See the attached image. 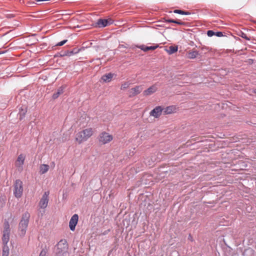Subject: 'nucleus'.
<instances>
[{"instance_id": "nucleus-14", "label": "nucleus", "mask_w": 256, "mask_h": 256, "mask_svg": "<svg viewBox=\"0 0 256 256\" xmlns=\"http://www.w3.org/2000/svg\"><path fill=\"white\" fill-rule=\"evenodd\" d=\"M157 90V88L155 85H153L151 86H150L149 88H148L147 90H145L143 92V94L144 96H149L152 94H154V92H156Z\"/></svg>"}, {"instance_id": "nucleus-19", "label": "nucleus", "mask_w": 256, "mask_h": 256, "mask_svg": "<svg viewBox=\"0 0 256 256\" xmlns=\"http://www.w3.org/2000/svg\"><path fill=\"white\" fill-rule=\"evenodd\" d=\"M158 46V45L154 46H146L144 45H142L140 46V48L143 50L144 52H147L150 50H154Z\"/></svg>"}, {"instance_id": "nucleus-26", "label": "nucleus", "mask_w": 256, "mask_h": 256, "mask_svg": "<svg viewBox=\"0 0 256 256\" xmlns=\"http://www.w3.org/2000/svg\"><path fill=\"white\" fill-rule=\"evenodd\" d=\"M129 86V84L128 82H125L122 84L121 86V90H125L128 88Z\"/></svg>"}, {"instance_id": "nucleus-15", "label": "nucleus", "mask_w": 256, "mask_h": 256, "mask_svg": "<svg viewBox=\"0 0 256 256\" xmlns=\"http://www.w3.org/2000/svg\"><path fill=\"white\" fill-rule=\"evenodd\" d=\"M80 52V50L76 48H74L72 50H68L65 52L63 54H61V56H71L74 54H78Z\"/></svg>"}, {"instance_id": "nucleus-25", "label": "nucleus", "mask_w": 256, "mask_h": 256, "mask_svg": "<svg viewBox=\"0 0 256 256\" xmlns=\"http://www.w3.org/2000/svg\"><path fill=\"white\" fill-rule=\"evenodd\" d=\"M238 35L246 39V40H250V38L247 36L246 34L245 33L242 32H240Z\"/></svg>"}, {"instance_id": "nucleus-38", "label": "nucleus", "mask_w": 256, "mask_h": 256, "mask_svg": "<svg viewBox=\"0 0 256 256\" xmlns=\"http://www.w3.org/2000/svg\"><path fill=\"white\" fill-rule=\"evenodd\" d=\"M255 93H256V90L255 91Z\"/></svg>"}, {"instance_id": "nucleus-7", "label": "nucleus", "mask_w": 256, "mask_h": 256, "mask_svg": "<svg viewBox=\"0 0 256 256\" xmlns=\"http://www.w3.org/2000/svg\"><path fill=\"white\" fill-rule=\"evenodd\" d=\"M112 140V136L106 132H103L99 136V141L102 144H106Z\"/></svg>"}, {"instance_id": "nucleus-6", "label": "nucleus", "mask_w": 256, "mask_h": 256, "mask_svg": "<svg viewBox=\"0 0 256 256\" xmlns=\"http://www.w3.org/2000/svg\"><path fill=\"white\" fill-rule=\"evenodd\" d=\"M50 192L48 191L46 192L42 196L38 204V206L40 208H46L48 202V196Z\"/></svg>"}, {"instance_id": "nucleus-13", "label": "nucleus", "mask_w": 256, "mask_h": 256, "mask_svg": "<svg viewBox=\"0 0 256 256\" xmlns=\"http://www.w3.org/2000/svg\"><path fill=\"white\" fill-rule=\"evenodd\" d=\"M176 107L174 106H170L163 108V113L164 114H171L173 112H176Z\"/></svg>"}, {"instance_id": "nucleus-24", "label": "nucleus", "mask_w": 256, "mask_h": 256, "mask_svg": "<svg viewBox=\"0 0 256 256\" xmlns=\"http://www.w3.org/2000/svg\"><path fill=\"white\" fill-rule=\"evenodd\" d=\"M26 112V110H24L22 108H21V110H20L18 114H20V120H22L25 116Z\"/></svg>"}, {"instance_id": "nucleus-12", "label": "nucleus", "mask_w": 256, "mask_h": 256, "mask_svg": "<svg viewBox=\"0 0 256 256\" xmlns=\"http://www.w3.org/2000/svg\"><path fill=\"white\" fill-rule=\"evenodd\" d=\"M142 87L141 86H136L134 88H132L129 90V94L130 97L134 96L142 92Z\"/></svg>"}, {"instance_id": "nucleus-22", "label": "nucleus", "mask_w": 256, "mask_h": 256, "mask_svg": "<svg viewBox=\"0 0 256 256\" xmlns=\"http://www.w3.org/2000/svg\"><path fill=\"white\" fill-rule=\"evenodd\" d=\"M174 12L184 15H188L190 14V12H188L183 11L180 10H174Z\"/></svg>"}, {"instance_id": "nucleus-8", "label": "nucleus", "mask_w": 256, "mask_h": 256, "mask_svg": "<svg viewBox=\"0 0 256 256\" xmlns=\"http://www.w3.org/2000/svg\"><path fill=\"white\" fill-rule=\"evenodd\" d=\"M26 156L23 154H20L16 162L15 165L18 168L19 171H22L23 170V165Z\"/></svg>"}, {"instance_id": "nucleus-27", "label": "nucleus", "mask_w": 256, "mask_h": 256, "mask_svg": "<svg viewBox=\"0 0 256 256\" xmlns=\"http://www.w3.org/2000/svg\"><path fill=\"white\" fill-rule=\"evenodd\" d=\"M207 34L208 36L211 37L213 36H214L215 32L212 30H209L207 32Z\"/></svg>"}, {"instance_id": "nucleus-30", "label": "nucleus", "mask_w": 256, "mask_h": 256, "mask_svg": "<svg viewBox=\"0 0 256 256\" xmlns=\"http://www.w3.org/2000/svg\"><path fill=\"white\" fill-rule=\"evenodd\" d=\"M214 36H218V37H221V36H223V34L221 32H215Z\"/></svg>"}, {"instance_id": "nucleus-21", "label": "nucleus", "mask_w": 256, "mask_h": 256, "mask_svg": "<svg viewBox=\"0 0 256 256\" xmlns=\"http://www.w3.org/2000/svg\"><path fill=\"white\" fill-rule=\"evenodd\" d=\"M167 52L169 54H172L178 50V46H171L167 49Z\"/></svg>"}, {"instance_id": "nucleus-4", "label": "nucleus", "mask_w": 256, "mask_h": 256, "mask_svg": "<svg viewBox=\"0 0 256 256\" xmlns=\"http://www.w3.org/2000/svg\"><path fill=\"white\" fill-rule=\"evenodd\" d=\"M10 226L8 220H5L4 224V230L2 237V241L4 244H8L10 240Z\"/></svg>"}, {"instance_id": "nucleus-11", "label": "nucleus", "mask_w": 256, "mask_h": 256, "mask_svg": "<svg viewBox=\"0 0 256 256\" xmlns=\"http://www.w3.org/2000/svg\"><path fill=\"white\" fill-rule=\"evenodd\" d=\"M112 20L98 19L96 23L98 28H104L108 24H112Z\"/></svg>"}, {"instance_id": "nucleus-9", "label": "nucleus", "mask_w": 256, "mask_h": 256, "mask_svg": "<svg viewBox=\"0 0 256 256\" xmlns=\"http://www.w3.org/2000/svg\"><path fill=\"white\" fill-rule=\"evenodd\" d=\"M78 216L77 214H74L70 218L69 222V226L71 230H74L76 226L78 224Z\"/></svg>"}, {"instance_id": "nucleus-10", "label": "nucleus", "mask_w": 256, "mask_h": 256, "mask_svg": "<svg viewBox=\"0 0 256 256\" xmlns=\"http://www.w3.org/2000/svg\"><path fill=\"white\" fill-rule=\"evenodd\" d=\"M163 112V108L161 106H157L150 111V116L156 118H158L162 114Z\"/></svg>"}, {"instance_id": "nucleus-18", "label": "nucleus", "mask_w": 256, "mask_h": 256, "mask_svg": "<svg viewBox=\"0 0 256 256\" xmlns=\"http://www.w3.org/2000/svg\"><path fill=\"white\" fill-rule=\"evenodd\" d=\"M50 166L48 164H42L40 167V173L41 174H46L49 170Z\"/></svg>"}, {"instance_id": "nucleus-17", "label": "nucleus", "mask_w": 256, "mask_h": 256, "mask_svg": "<svg viewBox=\"0 0 256 256\" xmlns=\"http://www.w3.org/2000/svg\"><path fill=\"white\" fill-rule=\"evenodd\" d=\"M114 74L112 73H108L106 74H104L102 77V80L106 82H110L113 78Z\"/></svg>"}, {"instance_id": "nucleus-36", "label": "nucleus", "mask_w": 256, "mask_h": 256, "mask_svg": "<svg viewBox=\"0 0 256 256\" xmlns=\"http://www.w3.org/2000/svg\"><path fill=\"white\" fill-rule=\"evenodd\" d=\"M52 164V166H54V162Z\"/></svg>"}, {"instance_id": "nucleus-16", "label": "nucleus", "mask_w": 256, "mask_h": 256, "mask_svg": "<svg viewBox=\"0 0 256 256\" xmlns=\"http://www.w3.org/2000/svg\"><path fill=\"white\" fill-rule=\"evenodd\" d=\"M65 88V86H64L60 87L56 90V92H54L52 95V98L54 99L57 98L60 95L62 94L64 92V89Z\"/></svg>"}, {"instance_id": "nucleus-1", "label": "nucleus", "mask_w": 256, "mask_h": 256, "mask_svg": "<svg viewBox=\"0 0 256 256\" xmlns=\"http://www.w3.org/2000/svg\"><path fill=\"white\" fill-rule=\"evenodd\" d=\"M30 214L28 212L23 214L18 224L19 234L23 236L26 234L27 228L29 223Z\"/></svg>"}, {"instance_id": "nucleus-32", "label": "nucleus", "mask_w": 256, "mask_h": 256, "mask_svg": "<svg viewBox=\"0 0 256 256\" xmlns=\"http://www.w3.org/2000/svg\"><path fill=\"white\" fill-rule=\"evenodd\" d=\"M6 17L8 18H14V15L13 14H8Z\"/></svg>"}, {"instance_id": "nucleus-34", "label": "nucleus", "mask_w": 256, "mask_h": 256, "mask_svg": "<svg viewBox=\"0 0 256 256\" xmlns=\"http://www.w3.org/2000/svg\"><path fill=\"white\" fill-rule=\"evenodd\" d=\"M176 20H173V22H172L176 24Z\"/></svg>"}, {"instance_id": "nucleus-28", "label": "nucleus", "mask_w": 256, "mask_h": 256, "mask_svg": "<svg viewBox=\"0 0 256 256\" xmlns=\"http://www.w3.org/2000/svg\"><path fill=\"white\" fill-rule=\"evenodd\" d=\"M67 40H63L59 42H58L56 46H63L64 44H65L66 42H67Z\"/></svg>"}, {"instance_id": "nucleus-29", "label": "nucleus", "mask_w": 256, "mask_h": 256, "mask_svg": "<svg viewBox=\"0 0 256 256\" xmlns=\"http://www.w3.org/2000/svg\"><path fill=\"white\" fill-rule=\"evenodd\" d=\"M39 256H46V251L43 249L40 252Z\"/></svg>"}, {"instance_id": "nucleus-20", "label": "nucleus", "mask_w": 256, "mask_h": 256, "mask_svg": "<svg viewBox=\"0 0 256 256\" xmlns=\"http://www.w3.org/2000/svg\"><path fill=\"white\" fill-rule=\"evenodd\" d=\"M9 256V248L8 244H4L2 248V256Z\"/></svg>"}, {"instance_id": "nucleus-23", "label": "nucleus", "mask_w": 256, "mask_h": 256, "mask_svg": "<svg viewBox=\"0 0 256 256\" xmlns=\"http://www.w3.org/2000/svg\"><path fill=\"white\" fill-rule=\"evenodd\" d=\"M198 54V52L197 51H193L188 53V58H196Z\"/></svg>"}, {"instance_id": "nucleus-3", "label": "nucleus", "mask_w": 256, "mask_h": 256, "mask_svg": "<svg viewBox=\"0 0 256 256\" xmlns=\"http://www.w3.org/2000/svg\"><path fill=\"white\" fill-rule=\"evenodd\" d=\"M92 134L93 130L92 128H88L84 129L80 132H79L76 134V140L79 144H81L82 142L86 141L92 135Z\"/></svg>"}, {"instance_id": "nucleus-35", "label": "nucleus", "mask_w": 256, "mask_h": 256, "mask_svg": "<svg viewBox=\"0 0 256 256\" xmlns=\"http://www.w3.org/2000/svg\"><path fill=\"white\" fill-rule=\"evenodd\" d=\"M4 52H0V54H4Z\"/></svg>"}, {"instance_id": "nucleus-31", "label": "nucleus", "mask_w": 256, "mask_h": 256, "mask_svg": "<svg viewBox=\"0 0 256 256\" xmlns=\"http://www.w3.org/2000/svg\"><path fill=\"white\" fill-rule=\"evenodd\" d=\"M176 24H178V25H184V22H182L180 20H176Z\"/></svg>"}, {"instance_id": "nucleus-33", "label": "nucleus", "mask_w": 256, "mask_h": 256, "mask_svg": "<svg viewBox=\"0 0 256 256\" xmlns=\"http://www.w3.org/2000/svg\"><path fill=\"white\" fill-rule=\"evenodd\" d=\"M166 21L168 22H173V20L172 19H168L166 20Z\"/></svg>"}, {"instance_id": "nucleus-37", "label": "nucleus", "mask_w": 256, "mask_h": 256, "mask_svg": "<svg viewBox=\"0 0 256 256\" xmlns=\"http://www.w3.org/2000/svg\"><path fill=\"white\" fill-rule=\"evenodd\" d=\"M52 164V166H54V162Z\"/></svg>"}, {"instance_id": "nucleus-2", "label": "nucleus", "mask_w": 256, "mask_h": 256, "mask_svg": "<svg viewBox=\"0 0 256 256\" xmlns=\"http://www.w3.org/2000/svg\"><path fill=\"white\" fill-rule=\"evenodd\" d=\"M68 246L66 240H61L56 245L55 256H68Z\"/></svg>"}, {"instance_id": "nucleus-5", "label": "nucleus", "mask_w": 256, "mask_h": 256, "mask_svg": "<svg viewBox=\"0 0 256 256\" xmlns=\"http://www.w3.org/2000/svg\"><path fill=\"white\" fill-rule=\"evenodd\" d=\"M23 184L20 180H16L14 184V194L16 198H20L23 194Z\"/></svg>"}]
</instances>
